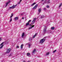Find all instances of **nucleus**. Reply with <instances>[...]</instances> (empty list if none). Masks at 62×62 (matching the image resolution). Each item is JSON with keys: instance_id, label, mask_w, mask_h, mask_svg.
<instances>
[{"instance_id": "34", "label": "nucleus", "mask_w": 62, "mask_h": 62, "mask_svg": "<svg viewBox=\"0 0 62 62\" xmlns=\"http://www.w3.org/2000/svg\"><path fill=\"white\" fill-rule=\"evenodd\" d=\"M35 37H36L34 35V36H33V38H35Z\"/></svg>"}, {"instance_id": "38", "label": "nucleus", "mask_w": 62, "mask_h": 62, "mask_svg": "<svg viewBox=\"0 0 62 62\" xmlns=\"http://www.w3.org/2000/svg\"><path fill=\"white\" fill-rule=\"evenodd\" d=\"M46 38H47V37H44V39H45Z\"/></svg>"}, {"instance_id": "1", "label": "nucleus", "mask_w": 62, "mask_h": 62, "mask_svg": "<svg viewBox=\"0 0 62 62\" xmlns=\"http://www.w3.org/2000/svg\"><path fill=\"white\" fill-rule=\"evenodd\" d=\"M45 41V39H41L40 41V43H43Z\"/></svg>"}, {"instance_id": "29", "label": "nucleus", "mask_w": 62, "mask_h": 62, "mask_svg": "<svg viewBox=\"0 0 62 62\" xmlns=\"http://www.w3.org/2000/svg\"><path fill=\"white\" fill-rule=\"evenodd\" d=\"M11 21H12V18H11V19L10 20V21H9V22L10 23V22H11Z\"/></svg>"}, {"instance_id": "3", "label": "nucleus", "mask_w": 62, "mask_h": 62, "mask_svg": "<svg viewBox=\"0 0 62 62\" xmlns=\"http://www.w3.org/2000/svg\"><path fill=\"white\" fill-rule=\"evenodd\" d=\"M36 18H35L33 20V21H32V24H33L34 23H35V21H36Z\"/></svg>"}, {"instance_id": "27", "label": "nucleus", "mask_w": 62, "mask_h": 62, "mask_svg": "<svg viewBox=\"0 0 62 62\" xmlns=\"http://www.w3.org/2000/svg\"><path fill=\"white\" fill-rule=\"evenodd\" d=\"M56 51V50H55L54 51H53V53H54Z\"/></svg>"}, {"instance_id": "40", "label": "nucleus", "mask_w": 62, "mask_h": 62, "mask_svg": "<svg viewBox=\"0 0 62 62\" xmlns=\"http://www.w3.org/2000/svg\"><path fill=\"white\" fill-rule=\"evenodd\" d=\"M1 38H0V42L1 41Z\"/></svg>"}, {"instance_id": "43", "label": "nucleus", "mask_w": 62, "mask_h": 62, "mask_svg": "<svg viewBox=\"0 0 62 62\" xmlns=\"http://www.w3.org/2000/svg\"><path fill=\"white\" fill-rule=\"evenodd\" d=\"M23 62H26L25 61H23Z\"/></svg>"}, {"instance_id": "10", "label": "nucleus", "mask_w": 62, "mask_h": 62, "mask_svg": "<svg viewBox=\"0 0 62 62\" xmlns=\"http://www.w3.org/2000/svg\"><path fill=\"white\" fill-rule=\"evenodd\" d=\"M10 1H8V2H7L6 3V4L5 6L7 7V5H8V4H9V3H10Z\"/></svg>"}, {"instance_id": "26", "label": "nucleus", "mask_w": 62, "mask_h": 62, "mask_svg": "<svg viewBox=\"0 0 62 62\" xmlns=\"http://www.w3.org/2000/svg\"><path fill=\"white\" fill-rule=\"evenodd\" d=\"M32 38H30L29 39V40L30 41H31V40H32Z\"/></svg>"}, {"instance_id": "22", "label": "nucleus", "mask_w": 62, "mask_h": 62, "mask_svg": "<svg viewBox=\"0 0 62 62\" xmlns=\"http://www.w3.org/2000/svg\"><path fill=\"white\" fill-rule=\"evenodd\" d=\"M49 52H47L46 53V55H49Z\"/></svg>"}, {"instance_id": "19", "label": "nucleus", "mask_w": 62, "mask_h": 62, "mask_svg": "<svg viewBox=\"0 0 62 62\" xmlns=\"http://www.w3.org/2000/svg\"><path fill=\"white\" fill-rule=\"evenodd\" d=\"M44 17H45V16H42L41 17V18L42 19V18H44Z\"/></svg>"}, {"instance_id": "6", "label": "nucleus", "mask_w": 62, "mask_h": 62, "mask_svg": "<svg viewBox=\"0 0 62 62\" xmlns=\"http://www.w3.org/2000/svg\"><path fill=\"white\" fill-rule=\"evenodd\" d=\"M31 26L29 28V29H32L33 27H34V26H35V25Z\"/></svg>"}, {"instance_id": "7", "label": "nucleus", "mask_w": 62, "mask_h": 62, "mask_svg": "<svg viewBox=\"0 0 62 62\" xmlns=\"http://www.w3.org/2000/svg\"><path fill=\"white\" fill-rule=\"evenodd\" d=\"M28 44L29 46V48H30V46H31V43H28Z\"/></svg>"}, {"instance_id": "33", "label": "nucleus", "mask_w": 62, "mask_h": 62, "mask_svg": "<svg viewBox=\"0 0 62 62\" xmlns=\"http://www.w3.org/2000/svg\"><path fill=\"white\" fill-rule=\"evenodd\" d=\"M16 48H19V46H16Z\"/></svg>"}, {"instance_id": "8", "label": "nucleus", "mask_w": 62, "mask_h": 62, "mask_svg": "<svg viewBox=\"0 0 62 62\" xmlns=\"http://www.w3.org/2000/svg\"><path fill=\"white\" fill-rule=\"evenodd\" d=\"M36 51V50L35 49L33 50V51L32 52V53L33 54H35Z\"/></svg>"}, {"instance_id": "14", "label": "nucleus", "mask_w": 62, "mask_h": 62, "mask_svg": "<svg viewBox=\"0 0 62 62\" xmlns=\"http://www.w3.org/2000/svg\"><path fill=\"white\" fill-rule=\"evenodd\" d=\"M24 36V33H23L22 35V38H23Z\"/></svg>"}, {"instance_id": "23", "label": "nucleus", "mask_w": 62, "mask_h": 62, "mask_svg": "<svg viewBox=\"0 0 62 62\" xmlns=\"http://www.w3.org/2000/svg\"><path fill=\"white\" fill-rule=\"evenodd\" d=\"M12 53H11L9 55V56H12Z\"/></svg>"}, {"instance_id": "24", "label": "nucleus", "mask_w": 62, "mask_h": 62, "mask_svg": "<svg viewBox=\"0 0 62 62\" xmlns=\"http://www.w3.org/2000/svg\"><path fill=\"white\" fill-rule=\"evenodd\" d=\"M23 44L21 45V49H23Z\"/></svg>"}, {"instance_id": "28", "label": "nucleus", "mask_w": 62, "mask_h": 62, "mask_svg": "<svg viewBox=\"0 0 62 62\" xmlns=\"http://www.w3.org/2000/svg\"><path fill=\"white\" fill-rule=\"evenodd\" d=\"M62 5V3L59 6V8H60V7H61V5Z\"/></svg>"}, {"instance_id": "44", "label": "nucleus", "mask_w": 62, "mask_h": 62, "mask_svg": "<svg viewBox=\"0 0 62 62\" xmlns=\"http://www.w3.org/2000/svg\"><path fill=\"white\" fill-rule=\"evenodd\" d=\"M44 0H42L41 1H43Z\"/></svg>"}, {"instance_id": "20", "label": "nucleus", "mask_w": 62, "mask_h": 62, "mask_svg": "<svg viewBox=\"0 0 62 62\" xmlns=\"http://www.w3.org/2000/svg\"><path fill=\"white\" fill-rule=\"evenodd\" d=\"M54 27H51V29H52V30H54Z\"/></svg>"}, {"instance_id": "42", "label": "nucleus", "mask_w": 62, "mask_h": 62, "mask_svg": "<svg viewBox=\"0 0 62 62\" xmlns=\"http://www.w3.org/2000/svg\"><path fill=\"white\" fill-rule=\"evenodd\" d=\"M22 1V0H20V2H21V1Z\"/></svg>"}, {"instance_id": "4", "label": "nucleus", "mask_w": 62, "mask_h": 62, "mask_svg": "<svg viewBox=\"0 0 62 62\" xmlns=\"http://www.w3.org/2000/svg\"><path fill=\"white\" fill-rule=\"evenodd\" d=\"M11 51V49L10 48H9V49H7V51L6 52V53L7 54H8V53H9L10 51Z\"/></svg>"}, {"instance_id": "35", "label": "nucleus", "mask_w": 62, "mask_h": 62, "mask_svg": "<svg viewBox=\"0 0 62 62\" xmlns=\"http://www.w3.org/2000/svg\"><path fill=\"white\" fill-rule=\"evenodd\" d=\"M32 25H33L31 23V24H30L29 25H30V26H32Z\"/></svg>"}, {"instance_id": "46", "label": "nucleus", "mask_w": 62, "mask_h": 62, "mask_svg": "<svg viewBox=\"0 0 62 62\" xmlns=\"http://www.w3.org/2000/svg\"><path fill=\"white\" fill-rule=\"evenodd\" d=\"M21 15H22V14H21Z\"/></svg>"}, {"instance_id": "21", "label": "nucleus", "mask_w": 62, "mask_h": 62, "mask_svg": "<svg viewBox=\"0 0 62 62\" xmlns=\"http://www.w3.org/2000/svg\"><path fill=\"white\" fill-rule=\"evenodd\" d=\"M4 42H3L0 45V46H1V45H2L3 44H4Z\"/></svg>"}, {"instance_id": "18", "label": "nucleus", "mask_w": 62, "mask_h": 62, "mask_svg": "<svg viewBox=\"0 0 62 62\" xmlns=\"http://www.w3.org/2000/svg\"><path fill=\"white\" fill-rule=\"evenodd\" d=\"M29 23H28V22L27 23H26V26H27L28 25H29Z\"/></svg>"}, {"instance_id": "41", "label": "nucleus", "mask_w": 62, "mask_h": 62, "mask_svg": "<svg viewBox=\"0 0 62 62\" xmlns=\"http://www.w3.org/2000/svg\"><path fill=\"white\" fill-rule=\"evenodd\" d=\"M22 19L23 20V19H24V18L23 17L22 18Z\"/></svg>"}, {"instance_id": "12", "label": "nucleus", "mask_w": 62, "mask_h": 62, "mask_svg": "<svg viewBox=\"0 0 62 62\" xmlns=\"http://www.w3.org/2000/svg\"><path fill=\"white\" fill-rule=\"evenodd\" d=\"M41 11V8H40L38 9V11L39 13H40V12Z\"/></svg>"}, {"instance_id": "31", "label": "nucleus", "mask_w": 62, "mask_h": 62, "mask_svg": "<svg viewBox=\"0 0 62 62\" xmlns=\"http://www.w3.org/2000/svg\"><path fill=\"white\" fill-rule=\"evenodd\" d=\"M46 7L47 8H49V6L48 5H47Z\"/></svg>"}, {"instance_id": "15", "label": "nucleus", "mask_w": 62, "mask_h": 62, "mask_svg": "<svg viewBox=\"0 0 62 62\" xmlns=\"http://www.w3.org/2000/svg\"><path fill=\"white\" fill-rule=\"evenodd\" d=\"M15 20L16 21H17V20H18V17H16L15 18Z\"/></svg>"}, {"instance_id": "9", "label": "nucleus", "mask_w": 62, "mask_h": 62, "mask_svg": "<svg viewBox=\"0 0 62 62\" xmlns=\"http://www.w3.org/2000/svg\"><path fill=\"white\" fill-rule=\"evenodd\" d=\"M38 4H36L35 7H33V9H35V8H37V6H38Z\"/></svg>"}, {"instance_id": "25", "label": "nucleus", "mask_w": 62, "mask_h": 62, "mask_svg": "<svg viewBox=\"0 0 62 62\" xmlns=\"http://www.w3.org/2000/svg\"><path fill=\"white\" fill-rule=\"evenodd\" d=\"M3 46H4V45H2V46H0V49H2Z\"/></svg>"}, {"instance_id": "30", "label": "nucleus", "mask_w": 62, "mask_h": 62, "mask_svg": "<svg viewBox=\"0 0 62 62\" xmlns=\"http://www.w3.org/2000/svg\"><path fill=\"white\" fill-rule=\"evenodd\" d=\"M31 22V20H30L28 22V23H30V22Z\"/></svg>"}, {"instance_id": "37", "label": "nucleus", "mask_w": 62, "mask_h": 62, "mask_svg": "<svg viewBox=\"0 0 62 62\" xmlns=\"http://www.w3.org/2000/svg\"><path fill=\"white\" fill-rule=\"evenodd\" d=\"M9 8L10 9H12V6L11 7H9Z\"/></svg>"}, {"instance_id": "32", "label": "nucleus", "mask_w": 62, "mask_h": 62, "mask_svg": "<svg viewBox=\"0 0 62 62\" xmlns=\"http://www.w3.org/2000/svg\"><path fill=\"white\" fill-rule=\"evenodd\" d=\"M37 35H38V34L37 33H36L35 34V35H34L35 36H37Z\"/></svg>"}, {"instance_id": "39", "label": "nucleus", "mask_w": 62, "mask_h": 62, "mask_svg": "<svg viewBox=\"0 0 62 62\" xmlns=\"http://www.w3.org/2000/svg\"><path fill=\"white\" fill-rule=\"evenodd\" d=\"M20 3H21V2H18V4H20Z\"/></svg>"}, {"instance_id": "17", "label": "nucleus", "mask_w": 62, "mask_h": 62, "mask_svg": "<svg viewBox=\"0 0 62 62\" xmlns=\"http://www.w3.org/2000/svg\"><path fill=\"white\" fill-rule=\"evenodd\" d=\"M11 16L10 18H12V16H13V13H12L11 14Z\"/></svg>"}, {"instance_id": "13", "label": "nucleus", "mask_w": 62, "mask_h": 62, "mask_svg": "<svg viewBox=\"0 0 62 62\" xmlns=\"http://www.w3.org/2000/svg\"><path fill=\"white\" fill-rule=\"evenodd\" d=\"M50 0H49L47 1V2H46V0L45 1V4H46V3H50Z\"/></svg>"}, {"instance_id": "36", "label": "nucleus", "mask_w": 62, "mask_h": 62, "mask_svg": "<svg viewBox=\"0 0 62 62\" xmlns=\"http://www.w3.org/2000/svg\"><path fill=\"white\" fill-rule=\"evenodd\" d=\"M46 8H44V10H46Z\"/></svg>"}, {"instance_id": "16", "label": "nucleus", "mask_w": 62, "mask_h": 62, "mask_svg": "<svg viewBox=\"0 0 62 62\" xmlns=\"http://www.w3.org/2000/svg\"><path fill=\"white\" fill-rule=\"evenodd\" d=\"M36 4V3H34L32 4L31 5V6H33L34 5Z\"/></svg>"}, {"instance_id": "45", "label": "nucleus", "mask_w": 62, "mask_h": 62, "mask_svg": "<svg viewBox=\"0 0 62 62\" xmlns=\"http://www.w3.org/2000/svg\"><path fill=\"white\" fill-rule=\"evenodd\" d=\"M43 5H44V3H43Z\"/></svg>"}, {"instance_id": "2", "label": "nucleus", "mask_w": 62, "mask_h": 62, "mask_svg": "<svg viewBox=\"0 0 62 62\" xmlns=\"http://www.w3.org/2000/svg\"><path fill=\"white\" fill-rule=\"evenodd\" d=\"M46 32V27L45 26V27L43 30V32L44 34H45Z\"/></svg>"}, {"instance_id": "5", "label": "nucleus", "mask_w": 62, "mask_h": 62, "mask_svg": "<svg viewBox=\"0 0 62 62\" xmlns=\"http://www.w3.org/2000/svg\"><path fill=\"white\" fill-rule=\"evenodd\" d=\"M17 4L16 5H13V6H12V9H14V8H15V7L17 6Z\"/></svg>"}, {"instance_id": "11", "label": "nucleus", "mask_w": 62, "mask_h": 62, "mask_svg": "<svg viewBox=\"0 0 62 62\" xmlns=\"http://www.w3.org/2000/svg\"><path fill=\"white\" fill-rule=\"evenodd\" d=\"M27 56L30 57V54L29 53H27Z\"/></svg>"}]
</instances>
